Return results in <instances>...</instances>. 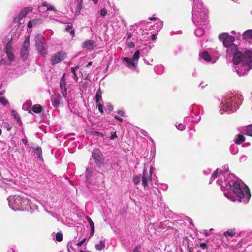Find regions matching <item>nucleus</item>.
<instances>
[{"label":"nucleus","mask_w":252,"mask_h":252,"mask_svg":"<svg viewBox=\"0 0 252 252\" xmlns=\"http://www.w3.org/2000/svg\"><path fill=\"white\" fill-rule=\"evenodd\" d=\"M225 170H228V166H224ZM220 186L224 195L232 201H238L246 204L248 203L251 193L248 187L234 174L228 171L217 169L214 171L209 180V184L215 181Z\"/></svg>","instance_id":"obj_1"},{"label":"nucleus","mask_w":252,"mask_h":252,"mask_svg":"<svg viewBox=\"0 0 252 252\" xmlns=\"http://www.w3.org/2000/svg\"><path fill=\"white\" fill-rule=\"evenodd\" d=\"M194 4L192 11V21L198 26L194 31V33L196 36L201 37L204 34L206 29L208 27V11L204 8L201 0H194Z\"/></svg>","instance_id":"obj_2"},{"label":"nucleus","mask_w":252,"mask_h":252,"mask_svg":"<svg viewBox=\"0 0 252 252\" xmlns=\"http://www.w3.org/2000/svg\"><path fill=\"white\" fill-rule=\"evenodd\" d=\"M243 99L241 94L236 93H227L221 100L220 112L223 114L224 112L232 113L236 111Z\"/></svg>","instance_id":"obj_3"},{"label":"nucleus","mask_w":252,"mask_h":252,"mask_svg":"<svg viewBox=\"0 0 252 252\" xmlns=\"http://www.w3.org/2000/svg\"><path fill=\"white\" fill-rule=\"evenodd\" d=\"M220 40L222 41L223 45L227 48L226 57L227 60H232L235 63L239 62L238 58L242 57V53L238 51L236 44H234V37L227 33H223L219 36Z\"/></svg>","instance_id":"obj_4"},{"label":"nucleus","mask_w":252,"mask_h":252,"mask_svg":"<svg viewBox=\"0 0 252 252\" xmlns=\"http://www.w3.org/2000/svg\"><path fill=\"white\" fill-rule=\"evenodd\" d=\"M239 62L235 63V69L239 76L246 75L248 72L252 69V51L248 50L242 53V57L238 58Z\"/></svg>","instance_id":"obj_5"},{"label":"nucleus","mask_w":252,"mask_h":252,"mask_svg":"<svg viewBox=\"0 0 252 252\" xmlns=\"http://www.w3.org/2000/svg\"><path fill=\"white\" fill-rule=\"evenodd\" d=\"M65 76V74L63 73L62 76L60 83V91L63 94V97H62L59 94H57L52 95L51 97L52 105L55 108L63 106L68 101Z\"/></svg>","instance_id":"obj_6"},{"label":"nucleus","mask_w":252,"mask_h":252,"mask_svg":"<svg viewBox=\"0 0 252 252\" xmlns=\"http://www.w3.org/2000/svg\"><path fill=\"white\" fill-rule=\"evenodd\" d=\"M9 206L14 211H24L32 208L31 201L19 195L10 196L7 198Z\"/></svg>","instance_id":"obj_7"},{"label":"nucleus","mask_w":252,"mask_h":252,"mask_svg":"<svg viewBox=\"0 0 252 252\" xmlns=\"http://www.w3.org/2000/svg\"><path fill=\"white\" fill-rule=\"evenodd\" d=\"M5 53L6 54L7 61H6V65L7 67L11 65H16L17 64V61L14 54L13 53V49L12 47V44L9 42L7 43L5 47Z\"/></svg>","instance_id":"obj_8"},{"label":"nucleus","mask_w":252,"mask_h":252,"mask_svg":"<svg viewBox=\"0 0 252 252\" xmlns=\"http://www.w3.org/2000/svg\"><path fill=\"white\" fill-rule=\"evenodd\" d=\"M152 172L153 167L150 168L149 172L146 168H144L143 170V174L141 177V182L145 189H149L153 186L152 184Z\"/></svg>","instance_id":"obj_9"},{"label":"nucleus","mask_w":252,"mask_h":252,"mask_svg":"<svg viewBox=\"0 0 252 252\" xmlns=\"http://www.w3.org/2000/svg\"><path fill=\"white\" fill-rule=\"evenodd\" d=\"M32 8L30 7H27L23 8L20 12L19 14L14 18V22L16 23H17L18 26H20L21 24L24 23V18L28 13L32 11Z\"/></svg>","instance_id":"obj_10"},{"label":"nucleus","mask_w":252,"mask_h":252,"mask_svg":"<svg viewBox=\"0 0 252 252\" xmlns=\"http://www.w3.org/2000/svg\"><path fill=\"white\" fill-rule=\"evenodd\" d=\"M92 158L98 167H100L103 163V155L99 149L95 148L93 149Z\"/></svg>","instance_id":"obj_11"},{"label":"nucleus","mask_w":252,"mask_h":252,"mask_svg":"<svg viewBox=\"0 0 252 252\" xmlns=\"http://www.w3.org/2000/svg\"><path fill=\"white\" fill-rule=\"evenodd\" d=\"M66 57V54L63 51H60L53 55L51 59L50 62L51 64H57L62 61H63Z\"/></svg>","instance_id":"obj_12"},{"label":"nucleus","mask_w":252,"mask_h":252,"mask_svg":"<svg viewBox=\"0 0 252 252\" xmlns=\"http://www.w3.org/2000/svg\"><path fill=\"white\" fill-rule=\"evenodd\" d=\"M30 46V39L29 37L26 38L24 42L22 48L21 49V58L22 60L26 61L29 55V49Z\"/></svg>","instance_id":"obj_13"},{"label":"nucleus","mask_w":252,"mask_h":252,"mask_svg":"<svg viewBox=\"0 0 252 252\" xmlns=\"http://www.w3.org/2000/svg\"><path fill=\"white\" fill-rule=\"evenodd\" d=\"M46 17L49 18L50 20L60 22H63L61 20V17L60 16V14L58 13L55 7L54 10H51L50 12H48L46 14Z\"/></svg>","instance_id":"obj_14"},{"label":"nucleus","mask_w":252,"mask_h":252,"mask_svg":"<svg viewBox=\"0 0 252 252\" xmlns=\"http://www.w3.org/2000/svg\"><path fill=\"white\" fill-rule=\"evenodd\" d=\"M86 181L87 183L94 182L95 180V173L93 168L88 167L85 172Z\"/></svg>","instance_id":"obj_15"},{"label":"nucleus","mask_w":252,"mask_h":252,"mask_svg":"<svg viewBox=\"0 0 252 252\" xmlns=\"http://www.w3.org/2000/svg\"><path fill=\"white\" fill-rule=\"evenodd\" d=\"M82 46L89 51H92L97 46V43L93 40H87L82 43Z\"/></svg>","instance_id":"obj_16"},{"label":"nucleus","mask_w":252,"mask_h":252,"mask_svg":"<svg viewBox=\"0 0 252 252\" xmlns=\"http://www.w3.org/2000/svg\"><path fill=\"white\" fill-rule=\"evenodd\" d=\"M35 46L39 54L43 57L48 54V46L46 44L42 43Z\"/></svg>","instance_id":"obj_17"},{"label":"nucleus","mask_w":252,"mask_h":252,"mask_svg":"<svg viewBox=\"0 0 252 252\" xmlns=\"http://www.w3.org/2000/svg\"><path fill=\"white\" fill-rule=\"evenodd\" d=\"M54 9V6L46 1L43 2L42 4L39 6V11L41 12H46V14H47L48 12H50V10Z\"/></svg>","instance_id":"obj_18"},{"label":"nucleus","mask_w":252,"mask_h":252,"mask_svg":"<svg viewBox=\"0 0 252 252\" xmlns=\"http://www.w3.org/2000/svg\"><path fill=\"white\" fill-rule=\"evenodd\" d=\"M192 107L193 108L192 110L191 111V116L192 120V121L194 122H199L201 119V117L195 114V112H193V111L195 110H198V107L196 104H193L192 105Z\"/></svg>","instance_id":"obj_19"},{"label":"nucleus","mask_w":252,"mask_h":252,"mask_svg":"<svg viewBox=\"0 0 252 252\" xmlns=\"http://www.w3.org/2000/svg\"><path fill=\"white\" fill-rule=\"evenodd\" d=\"M123 61L127 63V66L130 69H135L137 67V63H135L132 59L128 57H124L123 58Z\"/></svg>","instance_id":"obj_20"},{"label":"nucleus","mask_w":252,"mask_h":252,"mask_svg":"<svg viewBox=\"0 0 252 252\" xmlns=\"http://www.w3.org/2000/svg\"><path fill=\"white\" fill-rule=\"evenodd\" d=\"M201 58L204 61L208 62H211L212 64L215 63V61H212L209 54L206 51H203L200 54Z\"/></svg>","instance_id":"obj_21"},{"label":"nucleus","mask_w":252,"mask_h":252,"mask_svg":"<svg viewBox=\"0 0 252 252\" xmlns=\"http://www.w3.org/2000/svg\"><path fill=\"white\" fill-rule=\"evenodd\" d=\"M32 147L34 150V153L37 156V158L39 160L43 161V158L42 157V151L41 148L39 146H37L36 147H33L32 146Z\"/></svg>","instance_id":"obj_22"},{"label":"nucleus","mask_w":252,"mask_h":252,"mask_svg":"<svg viewBox=\"0 0 252 252\" xmlns=\"http://www.w3.org/2000/svg\"><path fill=\"white\" fill-rule=\"evenodd\" d=\"M42 20L40 19H34L29 21L27 26L28 27L31 28L33 27L36 26L37 24H39L42 23Z\"/></svg>","instance_id":"obj_23"},{"label":"nucleus","mask_w":252,"mask_h":252,"mask_svg":"<svg viewBox=\"0 0 252 252\" xmlns=\"http://www.w3.org/2000/svg\"><path fill=\"white\" fill-rule=\"evenodd\" d=\"M11 115L18 124L20 125L22 124L21 117L19 114L15 110H12L11 111Z\"/></svg>","instance_id":"obj_24"},{"label":"nucleus","mask_w":252,"mask_h":252,"mask_svg":"<svg viewBox=\"0 0 252 252\" xmlns=\"http://www.w3.org/2000/svg\"><path fill=\"white\" fill-rule=\"evenodd\" d=\"M245 140L244 136L242 134H238L237 135L235 139H234V141L237 144H240Z\"/></svg>","instance_id":"obj_25"},{"label":"nucleus","mask_w":252,"mask_h":252,"mask_svg":"<svg viewBox=\"0 0 252 252\" xmlns=\"http://www.w3.org/2000/svg\"><path fill=\"white\" fill-rule=\"evenodd\" d=\"M95 100L96 103H98L99 102L101 103V102L102 101V93H101L100 88L99 89H98L96 91V93L95 94Z\"/></svg>","instance_id":"obj_26"},{"label":"nucleus","mask_w":252,"mask_h":252,"mask_svg":"<svg viewBox=\"0 0 252 252\" xmlns=\"http://www.w3.org/2000/svg\"><path fill=\"white\" fill-rule=\"evenodd\" d=\"M154 71L158 74H161L164 72V67L162 65L156 66L154 67Z\"/></svg>","instance_id":"obj_27"},{"label":"nucleus","mask_w":252,"mask_h":252,"mask_svg":"<svg viewBox=\"0 0 252 252\" xmlns=\"http://www.w3.org/2000/svg\"><path fill=\"white\" fill-rule=\"evenodd\" d=\"M243 37L245 39H248L252 38V30H248L246 31L243 34Z\"/></svg>","instance_id":"obj_28"},{"label":"nucleus","mask_w":252,"mask_h":252,"mask_svg":"<svg viewBox=\"0 0 252 252\" xmlns=\"http://www.w3.org/2000/svg\"><path fill=\"white\" fill-rule=\"evenodd\" d=\"M163 25V22L158 20V21L154 25V29L156 31H158L162 28Z\"/></svg>","instance_id":"obj_29"},{"label":"nucleus","mask_w":252,"mask_h":252,"mask_svg":"<svg viewBox=\"0 0 252 252\" xmlns=\"http://www.w3.org/2000/svg\"><path fill=\"white\" fill-rule=\"evenodd\" d=\"M43 35L41 33L38 34L35 37V46H37L40 44L42 43L41 40L43 39Z\"/></svg>","instance_id":"obj_30"},{"label":"nucleus","mask_w":252,"mask_h":252,"mask_svg":"<svg viewBox=\"0 0 252 252\" xmlns=\"http://www.w3.org/2000/svg\"><path fill=\"white\" fill-rule=\"evenodd\" d=\"M236 234L235 229H229L224 232V235L225 237L230 236V237H233Z\"/></svg>","instance_id":"obj_31"},{"label":"nucleus","mask_w":252,"mask_h":252,"mask_svg":"<svg viewBox=\"0 0 252 252\" xmlns=\"http://www.w3.org/2000/svg\"><path fill=\"white\" fill-rule=\"evenodd\" d=\"M32 110L33 112L35 113H39L42 110V107L39 104H36L33 106L32 108Z\"/></svg>","instance_id":"obj_32"},{"label":"nucleus","mask_w":252,"mask_h":252,"mask_svg":"<svg viewBox=\"0 0 252 252\" xmlns=\"http://www.w3.org/2000/svg\"><path fill=\"white\" fill-rule=\"evenodd\" d=\"M78 4L76 9V14L79 15L81 12V10L83 7V2L79 1V0H78Z\"/></svg>","instance_id":"obj_33"},{"label":"nucleus","mask_w":252,"mask_h":252,"mask_svg":"<svg viewBox=\"0 0 252 252\" xmlns=\"http://www.w3.org/2000/svg\"><path fill=\"white\" fill-rule=\"evenodd\" d=\"M246 134L249 136L252 137V124L246 127Z\"/></svg>","instance_id":"obj_34"},{"label":"nucleus","mask_w":252,"mask_h":252,"mask_svg":"<svg viewBox=\"0 0 252 252\" xmlns=\"http://www.w3.org/2000/svg\"><path fill=\"white\" fill-rule=\"evenodd\" d=\"M105 247L104 242L100 240L99 243L95 245V248L98 250H101Z\"/></svg>","instance_id":"obj_35"},{"label":"nucleus","mask_w":252,"mask_h":252,"mask_svg":"<svg viewBox=\"0 0 252 252\" xmlns=\"http://www.w3.org/2000/svg\"><path fill=\"white\" fill-rule=\"evenodd\" d=\"M140 54V51L137 50L133 55V58L132 59V61L134 62H137L139 59Z\"/></svg>","instance_id":"obj_36"},{"label":"nucleus","mask_w":252,"mask_h":252,"mask_svg":"<svg viewBox=\"0 0 252 252\" xmlns=\"http://www.w3.org/2000/svg\"><path fill=\"white\" fill-rule=\"evenodd\" d=\"M2 125H3V127L6 128V129L8 131H10L13 127L12 124H10L7 122H3Z\"/></svg>","instance_id":"obj_37"},{"label":"nucleus","mask_w":252,"mask_h":252,"mask_svg":"<svg viewBox=\"0 0 252 252\" xmlns=\"http://www.w3.org/2000/svg\"><path fill=\"white\" fill-rule=\"evenodd\" d=\"M133 181L135 185H137L141 181V177L138 175H136L134 176Z\"/></svg>","instance_id":"obj_38"},{"label":"nucleus","mask_w":252,"mask_h":252,"mask_svg":"<svg viewBox=\"0 0 252 252\" xmlns=\"http://www.w3.org/2000/svg\"><path fill=\"white\" fill-rule=\"evenodd\" d=\"M175 126L178 130L181 131L183 130L185 128V125L182 123H177Z\"/></svg>","instance_id":"obj_39"},{"label":"nucleus","mask_w":252,"mask_h":252,"mask_svg":"<svg viewBox=\"0 0 252 252\" xmlns=\"http://www.w3.org/2000/svg\"><path fill=\"white\" fill-rule=\"evenodd\" d=\"M0 103L3 106H6L9 104L8 100L3 97L0 98Z\"/></svg>","instance_id":"obj_40"},{"label":"nucleus","mask_w":252,"mask_h":252,"mask_svg":"<svg viewBox=\"0 0 252 252\" xmlns=\"http://www.w3.org/2000/svg\"><path fill=\"white\" fill-rule=\"evenodd\" d=\"M98 13L100 16L104 17L108 13V11L106 8H102L99 11Z\"/></svg>","instance_id":"obj_41"},{"label":"nucleus","mask_w":252,"mask_h":252,"mask_svg":"<svg viewBox=\"0 0 252 252\" xmlns=\"http://www.w3.org/2000/svg\"><path fill=\"white\" fill-rule=\"evenodd\" d=\"M56 240L58 242H60L63 240V235L61 232H58L56 235Z\"/></svg>","instance_id":"obj_42"},{"label":"nucleus","mask_w":252,"mask_h":252,"mask_svg":"<svg viewBox=\"0 0 252 252\" xmlns=\"http://www.w3.org/2000/svg\"><path fill=\"white\" fill-rule=\"evenodd\" d=\"M86 218L88 223H89V225L90 226V228H91V227H94V223H93L91 218L90 217L88 216H86Z\"/></svg>","instance_id":"obj_43"},{"label":"nucleus","mask_w":252,"mask_h":252,"mask_svg":"<svg viewBox=\"0 0 252 252\" xmlns=\"http://www.w3.org/2000/svg\"><path fill=\"white\" fill-rule=\"evenodd\" d=\"M96 107H97L98 111L101 114L103 113V107L101 103H96Z\"/></svg>","instance_id":"obj_44"},{"label":"nucleus","mask_w":252,"mask_h":252,"mask_svg":"<svg viewBox=\"0 0 252 252\" xmlns=\"http://www.w3.org/2000/svg\"><path fill=\"white\" fill-rule=\"evenodd\" d=\"M110 139L113 140L117 137V135L116 131H112L110 133V136L109 137Z\"/></svg>","instance_id":"obj_45"},{"label":"nucleus","mask_w":252,"mask_h":252,"mask_svg":"<svg viewBox=\"0 0 252 252\" xmlns=\"http://www.w3.org/2000/svg\"><path fill=\"white\" fill-rule=\"evenodd\" d=\"M78 67H72L71 68V72L73 74L74 76L76 78V80H77V79H78V77H77V75H76V70L77 69Z\"/></svg>","instance_id":"obj_46"},{"label":"nucleus","mask_w":252,"mask_h":252,"mask_svg":"<svg viewBox=\"0 0 252 252\" xmlns=\"http://www.w3.org/2000/svg\"><path fill=\"white\" fill-rule=\"evenodd\" d=\"M141 246L140 245H137L134 249L133 252H139Z\"/></svg>","instance_id":"obj_47"},{"label":"nucleus","mask_w":252,"mask_h":252,"mask_svg":"<svg viewBox=\"0 0 252 252\" xmlns=\"http://www.w3.org/2000/svg\"><path fill=\"white\" fill-rule=\"evenodd\" d=\"M116 112L118 114H119L122 117H124L125 116V112L122 110H119Z\"/></svg>","instance_id":"obj_48"},{"label":"nucleus","mask_w":252,"mask_h":252,"mask_svg":"<svg viewBox=\"0 0 252 252\" xmlns=\"http://www.w3.org/2000/svg\"><path fill=\"white\" fill-rule=\"evenodd\" d=\"M199 247L203 249H207V246L206 244H205L204 243H200Z\"/></svg>","instance_id":"obj_49"},{"label":"nucleus","mask_w":252,"mask_h":252,"mask_svg":"<svg viewBox=\"0 0 252 252\" xmlns=\"http://www.w3.org/2000/svg\"><path fill=\"white\" fill-rule=\"evenodd\" d=\"M247 157L245 155H242L240 157V160L241 161H245L247 159Z\"/></svg>","instance_id":"obj_50"},{"label":"nucleus","mask_w":252,"mask_h":252,"mask_svg":"<svg viewBox=\"0 0 252 252\" xmlns=\"http://www.w3.org/2000/svg\"><path fill=\"white\" fill-rule=\"evenodd\" d=\"M233 148V151H232V153L233 154H236L237 153L238 151V148H234V146H231L230 147V149L231 150H232V148Z\"/></svg>","instance_id":"obj_51"},{"label":"nucleus","mask_w":252,"mask_h":252,"mask_svg":"<svg viewBox=\"0 0 252 252\" xmlns=\"http://www.w3.org/2000/svg\"><path fill=\"white\" fill-rule=\"evenodd\" d=\"M86 238H84L83 240H82L81 241L79 242L77 244V245L79 247L80 246H81L82 245V244L84 243V242L86 241Z\"/></svg>","instance_id":"obj_52"},{"label":"nucleus","mask_w":252,"mask_h":252,"mask_svg":"<svg viewBox=\"0 0 252 252\" xmlns=\"http://www.w3.org/2000/svg\"><path fill=\"white\" fill-rule=\"evenodd\" d=\"M204 174L207 175L211 173V170L209 169H208L207 170H205L203 171Z\"/></svg>","instance_id":"obj_53"},{"label":"nucleus","mask_w":252,"mask_h":252,"mask_svg":"<svg viewBox=\"0 0 252 252\" xmlns=\"http://www.w3.org/2000/svg\"><path fill=\"white\" fill-rule=\"evenodd\" d=\"M114 118H115V119L118 120L120 122H122L123 121V119L121 118L120 117H119V116H118L117 115H115L114 116Z\"/></svg>","instance_id":"obj_54"},{"label":"nucleus","mask_w":252,"mask_h":252,"mask_svg":"<svg viewBox=\"0 0 252 252\" xmlns=\"http://www.w3.org/2000/svg\"><path fill=\"white\" fill-rule=\"evenodd\" d=\"M94 227L91 228L90 236H92L94 235Z\"/></svg>","instance_id":"obj_55"},{"label":"nucleus","mask_w":252,"mask_h":252,"mask_svg":"<svg viewBox=\"0 0 252 252\" xmlns=\"http://www.w3.org/2000/svg\"><path fill=\"white\" fill-rule=\"evenodd\" d=\"M22 142H23V144H24L26 145H27V144H28V141H27V140L26 138L22 139Z\"/></svg>","instance_id":"obj_56"},{"label":"nucleus","mask_w":252,"mask_h":252,"mask_svg":"<svg viewBox=\"0 0 252 252\" xmlns=\"http://www.w3.org/2000/svg\"><path fill=\"white\" fill-rule=\"evenodd\" d=\"M94 133H95V134H94V135H100V136H101L102 137L103 136V134L102 133L100 132L95 131Z\"/></svg>","instance_id":"obj_57"},{"label":"nucleus","mask_w":252,"mask_h":252,"mask_svg":"<svg viewBox=\"0 0 252 252\" xmlns=\"http://www.w3.org/2000/svg\"><path fill=\"white\" fill-rule=\"evenodd\" d=\"M134 46H135V45L133 42H131L129 43L128 47L133 48Z\"/></svg>","instance_id":"obj_58"},{"label":"nucleus","mask_w":252,"mask_h":252,"mask_svg":"<svg viewBox=\"0 0 252 252\" xmlns=\"http://www.w3.org/2000/svg\"><path fill=\"white\" fill-rule=\"evenodd\" d=\"M107 109L109 111H112L113 110V107L111 105H109L107 106Z\"/></svg>","instance_id":"obj_59"},{"label":"nucleus","mask_w":252,"mask_h":252,"mask_svg":"<svg viewBox=\"0 0 252 252\" xmlns=\"http://www.w3.org/2000/svg\"><path fill=\"white\" fill-rule=\"evenodd\" d=\"M144 62L147 65H152L150 62V61H148L147 59H144Z\"/></svg>","instance_id":"obj_60"},{"label":"nucleus","mask_w":252,"mask_h":252,"mask_svg":"<svg viewBox=\"0 0 252 252\" xmlns=\"http://www.w3.org/2000/svg\"><path fill=\"white\" fill-rule=\"evenodd\" d=\"M156 38H157V37H156V35L155 34H152L151 35V39L152 40L154 41V40H156Z\"/></svg>","instance_id":"obj_61"},{"label":"nucleus","mask_w":252,"mask_h":252,"mask_svg":"<svg viewBox=\"0 0 252 252\" xmlns=\"http://www.w3.org/2000/svg\"><path fill=\"white\" fill-rule=\"evenodd\" d=\"M72 28V25H68L66 28V30H69Z\"/></svg>","instance_id":"obj_62"},{"label":"nucleus","mask_w":252,"mask_h":252,"mask_svg":"<svg viewBox=\"0 0 252 252\" xmlns=\"http://www.w3.org/2000/svg\"><path fill=\"white\" fill-rule=\"evenodd\" d=\"M70 34L72 36H74V34H75V32H74V30H71L70 31Z\"/></svg>","instance_id":"obj_63"},{"label":"nucleus","mask_w":252,"mask_h":252,"mask_svg":"<svg viewBox=\"0 0 252 252\" xmlns=\"http://www.w3.org/2000/svg\"><path fill=\"white\" fill-rule=\"evenodd\" d=\"M79 252H91V251H89V250H80L79 251Z\"/></svg>","instance_id":"obj_64"}]
</instances>
